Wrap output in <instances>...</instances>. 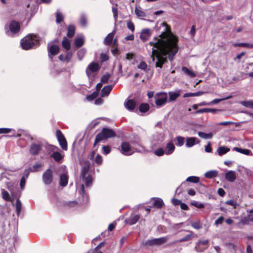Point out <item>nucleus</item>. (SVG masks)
Returning <instances> with one entry per match:
<instances>
[{"instance_id":"nucleus-1","label":"nucleus","mask_w":253,"mask_h":253,"mask_svg":"<svg viewBox=\"0 0 253 253\" xmlns=\"http://www.w3.org/2000/svg\"><path fill=\"white\" fill-rule=\"evenodd\" d=\"M162 25L165 27L164 31L149 43L152 46V60L155 62L156 66L159 68H162L167 61V55H169V60H172L178 51L177 38L171 33L166 22H163Z\"/></svg>"},{"instance_id":"nucleus-2","label":"nucleus","mask_w":253,"mask_h":253,"mask_svg":"<svg viewBox=\"0 0 253 253\" xmlns=\"http://www.w3.org/2000/svg\"><path fill=\"white\" fill-rule=\"evenodd\" d=\"M38 42L37 36L35 35H30L21 40V45L23 49L28 50L36 45Z\"/></svg>"},{"instance_id":"nucleus-3","label":"nucleus","mask_w":253,"mask_h":253,"mask_svg":"<svg viewBox=\"0 0 253 253\" xmlns=\"http://www.w3.org/2000/svg\"><path fill=\"white\" fill-rule=\"evenodd\" d=\"M116 133L113 130L107 128H103L101 131L96 136L94 146H95L100 141L104 139L114 137Z\"/></svg>"},{"instance_id":"nucleus-4","label":"nucleus","mask_w":253,"mask_h":253,"mask_svg":"<svg viewBox=\"0 0 253 253\" xmlns=\"http://www.w3.org/2000/svg\"><path fill=\"white\" fill-rule=\"evenodd\" d=\"M19 30V23L15 21H11L7 27L5 26V33L9 36H12L17 33Z\"/></svg>"},{"instance_id":"nucleus-5","label":"nucleus","mask_w":253,"mask_h":253,"mask_svg":"<svg viewBox=\"0 0 253 253\" xmlns=\"http://www.w3.org/2000/svg\"><path fill=\"white\" fill-rule=\"evenodd\" d=\"M168 102V94L166 92H159L155 95V103L157 107H161Z\"/></svg>"},{"instance_id":"nucleus-6","label":"nucleus","mask_w":253,"mask_h":253,"mask_svg":"<svg viewBox=\"0 0 253 253\" xmlns=\"http://www.w3.org/2000/svg\"><path fill=\"white\" fill-rule=\"evenodd\" d=\"M59 47L54 44L53 42H50L47 45V50L48 52V56L52 60V56L57 54L59 51Z\"/></svg>"},{"instance_id":"nucleus-7","label":"nucleus","mask_w":253,"mask_h":253,"mask_svg":"<svg viewBox=\"0 0 253 253\" xmlns=\"http://www.w3.org/2000/svg\"><path fill=\"white\" fill-rule=\"evenodd\" d=\"M209 241L208 240H199L195 246V250L197 252H202L206 250L209 246Z\"/></svg>"},{"instance_id":"nucleus-8","label":"nucleus","mask_w":253,"mask_h":253,"mask_svg":"<svg viewBox=\"0 0 253 253\" xmlns=\"http://www.w3.org/2000/svg\"><path fill=\"white\" fill-rule=\"evenodd\" d=\"M56 134L57 140L61 148L64 150H67V143L61 131L59 130H57L56 131Z\"/></svg>"},{"instance_id":"nucleus-9","label":"nucleus","mask_w":253,"mask_h":253,"mask_svg":"<svg viewBox=\"0 0 253 253\" xmlns=\"http://www.w3.org/2000/svg\"><path fill=\"white\" fill-rule=\"evenodd\" d=\"M53 180V173L51 169H47L42 175V180L46 185L51 184Z\"/></svg>"},{"instance_id":"nucleus-10","label":"nucleus","mask_w":253,"mask_h":253,"mask_svg":"<svg viewBox=\"0 0 253 253\" xmlns=\"http://www.w3.org/2000/svg\"><path fill=\"white\" fill-rule=\"evenodd\" d=\"M165 136L163 133H159L153 136L152 144L153 146L156 147L160 145L164 140Z\"/></svg>"},{"instance_id":"nucleus-11","label":"nucleus","mask_w":253,"mask_h":253,"mask_svg":"<svg viewBox=\"0 0 253 253\" xmlns=\"http://www.w3.org/2000/svg\"><path fill=\"white\" fill-rule=\"evenodd\" d=\"M167 241V239L166 237H162L160 238H155L151 240H149L146 241L145 245L152 246V245H160Z\"/></svg>"},{"instance_id":"nucleus-12","label":"nucleus","mask_w":253,"mask_h":253,"mask_svg":"<svg viewBox=\"0 0 253 253\" xmlns=\"http://www.w3.org/2000/svg\"><path fill=\"white\" fill-rule=\"evenodd\" d=\"M121 152L125 155H130L134 151L131 149L129 143L124 142L121 144Z\"/></svg>"},{"instance_id":"nucleus-13","label":"nucleus","mask_w":253,"mask_h":253,"mask_svg":"<svg viewBox=\"0 0 253 253\" xmlns=\"http://www.w3.org/2000/svg\"><path fill=\"white\" fill-rule=\"evenodd\" d=\"M125 108L129 111H133L136 107V103L133 99H126L124 102Z\"/></svg>"},{"instance_id":"nucleus-14","label":"nucleus","mask_w":253,"mask_h":253,"mask_svg":"<svg viewBox=\"0 0 253 253\" xmlns=\"http://www.w3.org/2000/svg\"><path fill=\"white\" fill-rule=\"evenodd\" d=\"M140 218L139 214L132 213L128 218L126 219L125 221L130 225L135 224Z\"/></svg>"},{"instance_id":"nucleus-15","label":"nucleus","mask_w":253,"mask_h":253,"mask_svg":"<svg viewBox=\"0 0 253 253\" xmlns=\"http://www.w3.org/2000/svg\"><path fill=\"white\" fill-rule=\"evenodd\" d=\"M200 140L194 137H187L186 139L185 146L188 148L192 147L196 144H199Z\"/></svg>"},{"instance_id":"nucleus-16","label":"nucleus","mask_w":253,"mask_h":253,"mask_svg":"<svg viewBox=\"0 0 253 253\" xmlns=\"http://www.w3.org/2000/svg\"><path fill=\"white\" fill-rule=\"evenodd\" d=\"M175 147L172 142L170 141L168 142L166 146L165 149V155H170L172 154L174 151Z\"/></svg>"},{"instance_id":"nucleus-17","label":"nucleus","mask_w":253,"mask_h":253,"mask_svg":"<svg viewBox=\"0 0 253 253\" xmlns=\"http://www.w3.org/2000/svg\"><path fill=\"white\" fill-rule=\"evenodd\" d=\"M99 69V65L97 63L95 62H91L89 64L88 67L86 69V73L87 76H89V72H91L92 73L95 72L97 71Z\"/></svg>"},{"instance_id":"nucleus-18","label":"nucleus","mask_w":253,"mask_h":253,"mask_svg":"<svg viewBox=\"0 0 253 253\" xmlns=\"http://www.w3.org/2000/svg\"><path fill=\"white\" fill-rule=\"evenodd\" d=\"M151 35V31L150 29H145L142 30L140 35V38L143 41H147Z\"/></svg>"},{"instance_id":"nucleus-19","label":"nucleus","mask_w":253,"mask_h":253,"mask_svg":"<svg viewBox=\"0 0 253 253\" xmlns=\"http://www.w3.org/2000/svg\"><path fill=\"white\" fill-rule=\"evenodd\" d=\"M226 179L231 182H233L236 179V172L233 170H228L225 174Z\"/></svg>"},{"instance_id":"nucleus-20","label":"nucleus","mask_w":253,"mask_h":253,"mask_svg":"<svg viewBox=\"0 0 253 253\" xmlns=\"http://www.w3.org/2000/svg\"><path fill=\"white\" fill-rule=\"evenodd\" d=\"M181 90H178L175 91H169V102L174 101L180 96Z\"/></svg>"},{"instance_id":"nucleus-21","label":"nucleus","mask_w":253,"mask_h":253,"mask_svg":"<svg viewBox=\"0 0 253 253\" xmlns=\"http://www.w3.org/2000/svg\"><path fill=\"white\" fill-rule=\"evenodd\" d=\"M41 149V145L39 144L33 143L31 144L30 152L32 155H37Z\"/></svg>"},{"instance_id":"nucleus-22","label":"nucleus","mask_w":253,"mask_h":253,"mask_svg":"<svg viewBox=\"0 0 253 253\" xmlns=\"http://www.w3.org/2000/svg\"><path fill=\"white\" fill-rule=\"evenodd\" d=\"M113 87V85L105 86L101 90V97L107 96Z\"/></svg>"},{"instance_id":"nucleus-23","label":"nucleus","mask_w":253,"mask_h":253,"mask_svg":"<svg viewBox=\"0 0 253 253\" xmlns=\"http://www.w3.org/2000/svg\"><path fill=\"white\" fill-rule=\"evenodd\" d=\"M115 34V31H113L109 34L104 40V43L106 45H110L112 42L113 38Z\"/></svg>"},{"instance_id":"nucleus-24","label":"nucleus","mask_w":253,"mask_h":253,"mask_svg":"<svg viewBox=\"0 0 253 253\" xmlns=\"http://www.w3.org/2000/svg\"><path fill=\"white\" fill-rule=\"evenodd\" d=\"M233 150L246 155H253L252 152L249 149H242L238 147H234Z\"/></svg>"},{"instance_id":"nucleus-25","label":"nucleus","mask_w":253,"mask_h":253,"mask_svg":"<svg viewBox=\"0 0 253 253\" xmlns=\"http://www.w3.org/2000/svg\"><path fill=\"white\" fill-rule=\"evenodd\" d=\"M68 181V177L67 174H63L61 175L60 179V185L62 186H65L67 183Z\"/></svg>"},{"instance_id":"nucleus-26","label":"nucleus","mask_w":253,"mask_h":253,"mask_svg":"<svg viewBox=\"0 0 253 253\" xmlns=\"http://www.w3.org/2000/svg\"><path fill=\"white\" fill-rule=\"evenodd\" d=\"M230 151V149L225 146L219 147L217 149V152L219 156H222L226 154Z\"/></svg>"},{"instance_id":"nucleus-27","label":"nucleus","mask_w":253,"mask_h":253,"mask_svg":"<svg viewBox=\"0 0 253 253\" xmlns=\"http://www.w3.org/2000/svg\"><path fill=\"white\" fill-rule=\"evenodd\" d=\"M62 45L63 47L68 50L70 49V41L66 37H64L62 42Z\"/></svg>"},{"instance_id":"nucleus-28","label":"nucleus","mask_w":253,"mask_h":253,"mask_svg":"<svg viewBox=\"0 0 253 253\" xmlns=\"http://www.w3.org/2000/svg\"><path fill=\"white\" fill-rule=\"evenodd\" d=\"M138 69L146 72H147L149 68L148 67L147 64L144 61H141L137 66Z\"/></svg>"},{"instance_id":"nucleus-29","label":"nucleus","mask_w":253,"mask_h":253,"mask_svg":"<svg viewBox=\"0 0 253 253\" xmlns=\"http://www.w3.org/2000/svg\"><path fill=\"white\" fill-rule=\"evenodd\" d=\"M81 190L80 194L82 195L83 200L82 202H81V203H84L86 202L87 199H88V196L85 193L84 191V186L83 184L81 185Z\"/></svg>"},{"instance_id":"nucleus-30","label":"nucleus","mask_w":253,"mask_h":253,"mask_svg":"<svg viewBox=\"0 0 253 253\" xmlns=\"http://www.w3.org/2000/svg\"><path fill=\"white\" fill-rule=\"evenodd\" d=\"M217 175V171L216 170H210L206 172L204 175L206 178H212L215 177Z\"/></svg>"},{"instance_id":"nucleus-31","label":"nucleus","mask_w":253,"mask_h":253,"mask_svg":"<svg viewBox=\"0 0 253 253\" xmlns=\"http://www.w3.org/2000/svg\"><path fill=\"white\" fill-rule=\"evenodd\" d=\"M198 134L199 137L202 138L207 139H211L212 137V134L211 133H206L203 132H198Z\"/></svg>"},{"instance_id":"nucleus-32","label":"nucleus","mask_w":253,"mask_h":253,"mask_svg":"<svg viewBox=\"0 0 253 253\" xmlns=\"http://www.w3.org/2000/svg\"><path fill=\"white\" fill-rule=\"evenodd\" d=\"M75 27L74 25H69L68 27L67 36L69 38L73 37L75 34Z\"/></svg>"},{"instance_id":"nucleus-33","label":"nucleus","mask_w":253,"mask_h":253,"mask_svg":"<svg viewBox=\"0 0 253 253\" xmlns=\"http://www.w3.org/2000/svg\"><path fill=\"white\" fill-rule=\"evenodd\" d=\"M74 42L76 46L78 47H81L84 44V43L83 37H80L76 38Z\"/></svg>"},{"instance_id":"nucleus-34","label":"nucleus","mask_w":253,"mask_h":253,"mask_svg":"<svg viewBox=\"0 0 253 253\" xmlns=\"http://www.w3.org/2000/svg\"><path fill=\"white\" fill-rule=\"evenodd\" d=\"M175 139H176V145L177 146L181 147L184 144V140H185L184 137H183L182 136H178L176 137Z\"/></svg>"},{"instance_id":"nucleus-35","label":"nucleus","mask_w":253,"mask_h":253,"mask_svg":"<svg viewBox=\"0 0 253 253\" xmlns=\"http://www.w3.org/2000/svg\"><path fill=\"white\" fill-rule=\"evenodd\" d=\"M182 71L185 74H186L187 75H188V76H189L190 77H195L196 76V74L194 72H193L192 71H191V70H190L189 69H188L187 68H186L185 67H182Z\"/></svg>"},{"instance_id":"nucleus-36","label":"nucleus","mask_w":253,"mask_h":253,"mask_svg":"<svg viewBox=\"0 0 253 253\" xmlns=\"http://www.w3.org/2000/svg\"><path fill=\"white\" fill-rule=\"evenodd\" d=\"M240 103L246 107L253 109V100L243 101Z\"/></svg>"},{"instance_id":"nucleus-37","label":"nucleus","mask_w":253,"mask_h":253,"mask_svg":"<svg viewBox=\"0 0 253 253\" xmlns=\"http://www.w3.org/2000/svg\"><path fill=\"white\" fill-rule=\"evenodd\" d=\"M11 132H13L12 135L14 136L15 134V131L14 129L8 128H0V134L8 133Z\"/></svg>"},{"instance_id":"nucleus-38","label":"nucleus","mask_w":253,"mask_h":253,"mask_svg":"<svg viewBox=\"0 0 253 253\" xmlns=\"http://www.w3.org/2000/svg\"><path fill=\"white\" fill-rule=\"evenodd\" d=\"M51 156L53 158V159L56 162L60 161L62 158V156L61 155V154L57 151L54 152L52 153Z\"/></svg>"},{"instance_id":"nucleus-39","label":"nucleus","mask_w":253,"mask_h":253,"mask_svg":"<svg viewBox=\"0 0 253 253\" xmlns=\"http://www.w3.org/2000/svg\"><path fill=\"white\" fill-rule=\"evenodd\" d=\"M191 226L195 229L198 230L202 227V225L200 220H197L192 222Z\"/></svg>"},{"instance_id":"nucleus-40","label":"nucleus","mask_w":253,"mask_h":253,"mask_svg":"<svg viewBox=\"0 0 253 253\" xmlns=\"http://www.w3.org/2000/svg\"><path fill=\"white\" fill-rule=\"evenodd\" d=\"M164 205V202L163 200L160 198H156L154 200V205L157 208H161Z\"/></svg>"},{"instance_id":"nucleus-41","label":"nucleus","mask_w":253,"mask_h":253,"mask_svg":"<svg viewBox=\"0 0 253 253\" xmlns=\"http://www.w3.org/2000/svg\"><path fill=\"white\" fill-rule=\"evenodd\" d=\"M186 180L187 182L196 183L199 181L200 178H199V177H197V176H189V177H187Z\"/></svg>"},{"instance_id":"nucleus-42","label":"nucleus","mask_w":253,"mask_h":253,"mask_svg":"<svg viewBox=\"0 0 253 253\" xmlns=\"http://www.w3.org/2000/svg\"><path fill=\"white\" fill-rule=\"evenodd\" d=\"M149 109V106L147 103H142L139 106V111L141 112L145 113Z\"/></svg>"},{"instance_id":"nucleus-43","label":"nucleus","mask_w":253,"mask_h":253,"mask_svg":"<svg viewBox=\"0 0 253 253\" xmlns=\"http://www.w3.org/2000/svg\"><path fill=\"white\" fill-rule=\"evenodd\" d=\"M233 45L235 46H243L249 48H253V43H234Z\"/></svg>"},{"instance_id":"nucleus-44","label":"nucleus","mask_w":253,"mask_h":253,"mask_svg":"<svg viewBox=\"0 0 253 253\" xmlns=\"http://www.w3.org/2000/svg\"><path fill=\"white\" fill-rule=\"evenodd\" d=\"M21 209H22L21 202L19 199H17L16 200V212H17V214L18 215L20 214L21 211Z\"/></svg>"},{"instance_id":"nucleus-45","label":"nucleus","mask_w":253,"mask_h":253,"mask_svg":"<svg viewBox=\"0 0 253 253\" xmlns=\"http://www.w3.org/2000/svg\"><path fill=\"white\" fill-rule=\"evenodd\" d=\"M83 180L85 183L86 186L89 187L91 185L93 180L90 176H88L87 177H85L84 179H83Z\"/></svg>"},{"instance_id":"nucleus-46","label":"nucleus","mask_w":253,"mask_h":253,"mask_svg":"<svg viewBox=\"0 0 253 253\" xmlns=\"http://www.w3.org/2000/svg\"><path fill=\"white\" fill-rule=\"evenodd\" d=\"M86 53V50L85 48H82L78 52V57L80 60H82V59Z\"/></svg>"},{"instance_id":"nucleus-47","label":"nucleus","mask_w":253,"mask_h":253,"mask_svg":"<svg viewBox=\"0 0 253 253\" xmlns=\"http://www.w3.org/2000/svg\"><path fill=\"white\" fill-rule=\"evenodd\" d=\"M189 234L187 235L184 237L181 238L180 239L178 240L177 242H182L187 241H188L189 240H190L192 236H193V232L192 231H189Z\"/></svg>"},{"instance_id":"nucleus-48","label":"nucleus","mask_w":253,"mask_h":253,"mask_svg":"<svg viewBox=\"0 0 253 253\" xmlns=\"http://www.w3.org/2000/svg\"><path fill=\"white\" fill-rule=\"evenodd\" d=\"M2 198L6 201H12V200L10 198L8 193L5 190H2Z\"/></svg>"},{"instance_id":"nucleus-49","label":"nucleus","mask_w":253,"mask_h":253,"mask_svg":"<svg viewBox=\"0 0 253 253\" xmlns=\"http://www.w3.org/2000/svg\"><path fill=\"white\" fill-rule=\"evenodd\" d=\"M135 14L137 15L138 17H145L146 16V13L144 11L138 9L136 7L135 9Z\"/></svg>"},{"instance_id":"nucleus-50","label":"nucleus","mask_w":253,"mask_h":253,"mask_svg":"<svg viewBox=\"0 0 253 253\" xmlns=\"http://www.w3.org/2000/svg\"><path fill=\"white\" fill-rule=\"evenodd\" d=\"M154 153L157 156H162L164 154H165V150L163 148H159L158 149L156 150Z\"/></svg>"},{"instance_id":"nucleus-51","label":"nucleus","mask_w":253,"mask_h":253,"mask_svg":"<svg viewBox=\"0 0 253 253\" xmlns=\"http://www.w3.org/2000/svg\"><path fill=\"white\" fill-rule=\"evenodd\" d=\"M231 97H232V96L230 95V96H228L224 98L214 99L213 100H212L211 102H210V105L217 104L224 99H230L231 98Z\"/></svg>"},{"instance_id":"nucleus-52","label":"nucleus","mask_w":253,"mask_h":253,"mask_svg":"<svg viewBox=\"0 0 253 253\" xmlns=\"http://www.w3.org/2000/svg\"><path fill=\"white\" fill-rule=\"evenodd\" d=\"M36 172V170H33L32 168L30 167L28 169H25L24 172V176L26 177V178H27L30 172Z\"/></svg>"},{"instance_id":"nucleus-53","label":"nucleus","mask_w":253,"mask_h":253,"mask_svg":"<svg viewBox=\"0 0 253 253\" xmlns=\"http://www.w3.org/2000/svg\"><path fill=\"white\" fill-rule=\"evenodd\" d=\"M88 171V167H84L82 168L81 175L82 176L83 179H84V177L86 176L87 173Z\"/></svg>"},{"instance_id":"nucleus-54","label":"nucleus","mask_w":253,"mask_h":253,"mask_svg":"<svg viewBox=\"0 0 253 253\" xmlns=\"http://www.w3.org/2000/svg\"><path fill=\"white\" fill-rule=\"evenodd\" d=\"M110 77V75L109 74H106L102 77L101 79V82L102 83H107Z\"/></svg>"},{"instance_id":"nucleus-55","label":"nucleus","mask_w":253,"mask_h":253,"mask_svg":"<svg viewBox=\"0 0 253 253\" xmlns=\"http://www.w3.org/2000/svg\"><path fill=\"white\" fill-rule=\"evenodd\" d=\"M225 204L232 206L234 208L238 206V203L236 201L232 200L226 201Z\"/></svg>"},{"instance_id":"nucleus-56","label":"nucleus","mask_w":253,"mask_h":253,"mask_svg":"<svg viewBox=\"0 0 253 253\" xmlns=\"http://www.w3.org/2000/svg\"><path fill=\"white\" fill-rule=\"evenodd\" d=\"M103 153L105 155L108 154L111 151V148L109 146H103L102 147Z\"/></svg>"},{"instance_id":"nucleus-57","label":"nucleus","mask_w":253,"mask_h":253,"mask_svg":"<svg viewBox=\"0 0 253 253\" xmlns=\"http://www.w3.org/2000/svg\"><path fill=\"white\" fill-rule=\"evenodd\" d=\"M191 204L198 208H203L204 207V205L202 203H200L196 201H194L191 203Z\"/></svg>"},{"instance_id":"nucleus-58","label":"nucleus","mask_w":253,"mask_h":253,"mask_svg":"<svg viewBox=\"0 0 253 253\" xmlns=\"http://www.w3.org/2000/svg\"><path fill=\"white\" fill-rule=\"evenodd\" d=\"M63 19V15L59 12L57 11L56 12V22L59 23L62 21Z\"/></svg>"},{"instance_id":"nucleus-59","label":"nucleus","mask_w":253,"mask_h":253,"mask_svg":"<svg viewBox=\"0 0 253 253\" xmlns=\"http://www.w3.org/2000/svg\"><path fill=\"white\" fill-rule=\"evenodd\" d=\"M102 159L101 156L100 155L97 154L95 157L94 162L97 165H100L102 163Z\"/></svg>"},{"instance_id":"nucleus-60","label":"nucleus","mask_w":253,"mask_h":253,"mask_svg":"<svg viewBox=\"0 0 253 253\" xmlns=\"http://www.w3.org/2000/svg\"><path fill=\"white\" fill-rule=\"evenodd\" d=\"M224 220V218L223 216H221L219 217L214 222V224L216 226L219 224H221Z\"/></svg>"},{"instance_id":"nucleus-61","label":"nucleus","mask_w":253,"mask_h":253,"mask_svg":"<svg viewBox=\"0 0 253 253\" xmlns=\"http://www.w3.org/2000/svg\"><path fill=\"white\" fill-rule=\"evenodd\" d=\"M80 23L83 26H85L87 24V20L84 15H82L80 19Z\"/></svg>"},{"instance_id":"nucleus-62","label":"nucleus","mask_w":253,"mask_h":253,"mask_svg":"<svg viewBox=\"0 0 253 253\" xmlns=\"http://www.w3.org/2000/svg\"><path fill=\"white\" fill-rule=\"evenodd\" d=\"M112 12L113 13V17L115 19V21H117L118 18V9L116 7H112Z\"/></svg>"},{"instance_id":"nucleus-63","label":"nucleus","mask_w":253,"mask_h":253,"mask_svg":"<svg viewBox=\"0 0 253 253\" xmlns=\"http://www.w3.org/2000/svg\"><path fill=\"white\" fill-rule=\"evenodd\" d=\"M26 178L24 176H23L20 180V186L22 189H24L26 183Z\"/></svg>"},{"instance_id":"nucleus-64","label":"nucleus","mask_w":253,"mask_h":253,"mask_svg":"<svg viewBox=\"0 0 253 253\" xmlns=\"http://www.w3.org/2000/svg\"><path fill=\"white\" fill-rule=\"evenodd\" d=\"M127 27L132 32H133L134 30V25L133 23L131 21H129L127 22Z\"/></svg>"}]
</instances>
